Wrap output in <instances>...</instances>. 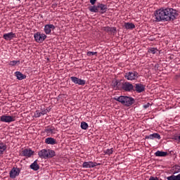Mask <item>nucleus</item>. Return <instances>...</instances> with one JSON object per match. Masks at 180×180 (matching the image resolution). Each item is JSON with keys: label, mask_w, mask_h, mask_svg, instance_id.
I'll list each match as a JSON object with an SVG mask.
<instances>
[{"label": "nucleus", "mask_w": 180, "mask_h": 180, "mask_svg": "<svg viewBox=\"0 0 180 180\" xmlns=\"http://www.w3.org/2000/svg\"><path fill=\"white\" fill-rule=\"evenodd\" d=\"M155 22H174L178 18V12L172 8H162L154 13Z\"/></svg>", "instance_id": "obj_1"}, {"label": "nucleus", "mask_w": 180, "mask_h": 180, "mask_svg": "<svg viewBox=\"0 0 180 180\" xmlns=\"http://www.w3.org/2000/svg\"><path fill=\"white\" fill-rule=\"evenodd\" d=\"M115 101H117V102H120L122 105H124V106H131L136 102V100L133 98V97H129L127 96H120L119 97L114 98Z\"/></svg>", "instance_id": "obj_2"}, {"label": "nucleus", "mask_w": 180, "mask_h": 180, "mask_svg": "<svg viewBox=\"0 0 180 180\" xmlns=\"http://www.w3.org/2000/svg\"><path fill=\"white\" fill-rule=\"evenodd\" d=\"M140 75L139 72L133 70L125 73L124 78L127 79V81H136Z\"/></svg>", "instance_id": "obj_3"}, {"label": "nucleus", "mask_w": 180, "mask_h": 180, "mask_svg": "<svg viewBox=\"0 0 180 180\" xmlns=\"http://www.w3.org/2000/svg\"><path fill=\"white\" fill-rule=\"evenodd\" d=\"M34 38L37 43H43V41L47 39V35H46V34L37 32L34 34Z\"/></svg>", "instance_id": "obj_4"}, {"label": "nucleus", "mask_w": 180, "mask_h": 180, "mask_svg": "<svg viewBox=\"0 0 180 180\" xmlns=\"http://www.w3.org/2000/svg\"><path fill=\"white\" fill-rule=\"evenodd\" d=\"M122 89L123 91H125V92H131V91L134 90V86L129 82H124L122 86Z\"/></svg>", "instance_id": "obj_5"}, {"label": "nucleus", "mask_w": 180, "mask_h": 180, "mask_svg": "<svg viewBox=\"0 0 180 180\" xmlns=\"http://www.w3.org/2000/svg\"><path fill=\"white\" fill-rule=\"evenodd\" d=\"M19 174H20V169L18 167H13L9 173V176L11 179H15L16 176H19Z\"/></svg>", "instance_id": "obj_6"}, {"label": "nucleus", "mask_w": 180, "mask_h": 180, "mask_svg": "<svg viewBox=\"0 0 180 180\" xmlns=\"http://www.w3.org/2000/svg\"><path fill=\"white\" fill-rule=\"evenodd\" d=\"M146 91V85L141 83H137L134 86V91L136 92L137 94H141V92H144Z\"/></svg>", "instance_id": "obj_7"}, {"label": "nucleus", "mask_w": 180, "mask_h": 180, "mask_svg": "<svg viewBox=\"0 0 180 180\" xmlns=\"http://www.w3.org/2000/svg\"><path fill=\"white\" fill-rule=\"evenodd\" d=\"M15 118L13 116L9 115H2L0 117V122H3L4 123H11V122H15Z\"/></svg>", "instance_id": "obj_8"}, {"label": "nucleus", "mask_w": 180, "mask_h": 180, "mask_svg": "<svg viewBox=\"0 0 180 180\" xmlns=\"http://www.w3.org/2000/svg\"><path fill=\"white\" fill-rule=\"evenodd\" d=\"M56 26L53 24H46L44 25V32L45 34H51V30H54Z\"/></svg>", "instance_id": "obj_9"}, {"label": "nucleus", "mask_w": 180, "mask_h": 180, "mask_svg": "<svg viewBox=\"0 0 180 180\" xmlns=\"http://www.w3.org/2000/svg\"><path fill=\"white\" fill-rule=\"evenodd\" d=\"M70 79L72 82L74 84H76L77 85H85L86 84V81L82 79H79L77 77H71Z\"/></svg>", "instance_id": "obj_10"}, {"label": "nucleus", "mask_w": 180, "mask_h": 180, "mask_svg": "<svg viewBox=\"0 0 180 180\" xmlns=\"http://www.w3.org/2000/svg\"><path fill=\"white\" fill-rule=\"evenodd\" d=\"M44 133L47 134V136H50L51 134H56L57 133V129L53 126L46 127L44 129Z\"/></svg>", "instance_id": "obj_11"}, {"label": "nucleus", "mask_w": 180, "mask_h": 180, "mask_svg": "<svg viewBox=\"0 0 180 180\" xmlns=\"http://www.w3.org/2000/svg\"><path fill=\"white\" fill-rule=\"evenodd\" d=\"M97 165H99V164L96 162H94L92 161L89 162H84L82 164L83 168H95V167H97Z\"/></svg>", "instance_id": "obj_12"}, {"label": "nucleus", "mask_w": 180, "mask_h": 180, "mask_svg": "<svg viewBox=\"0 0 180 180\" xmlns=\"http://www.w3.org/2000/svg\"><path fill=\"white\" fill-rule=\"evenodd\" d=\"M98 12L101 15H103V13H106L108 11V6L106 4L98 3Z\"/></svg>", "instance_id": "obj_13"}, {"label": "nucleus", "mask_w": 180, "mask_h": 180, "mask_svg": "<svg viewBox=\"0 0 180 180\" xmlns=\"http://www.w3.org/2000/svg\"><path fill=\"white\" fill-rule=\"evenodd\" d=\"M34 154V151L32 150V149H24L22 151V157H27V158H30Z\"/></svg>", "instance_id": "obj_14"}, {"label": "nucleus", "mask_w": 180, "mask_h": 180, "mask_svg": "<svg viewBox=\"0 0 180 180\" xmlns=\"http://www.w3.org/2000/svg\"><path fill=\"white\" fill-rule=\"evenodd\" d=\"M3 38L4 39V40H6V41L12 40V39L16 38V34L13 32L6 33V34H4Z\"/></svg>", "instance_id": "obj_15"}, {"label": "nucleus", "mask_w": 180, "mask_h": 180, "mask_svg": "<svg viewBox=\"0 0 180 180\" xmlns=\"http://www.w3.org/2000/svg\"><path fill=\"white\" fill-rule=\"evenodd\" d=\"M145 139L146 140H154V139H158V140H160L161 139V136H160V134L154 133L146 136Z\"/></svg>", "instance_id": "obj_16"}, {"label": "nucleus", "mask_w": 180, "mask_h": 180, "mask_svg": "<svg viewBox=\"0 0 180 180\" xmlns=\"http://www.w3.org/2000/svg\"><path fill=\"white\" fill-rule=\"evenodd\" d=\"M102 30H103V32H106L107 33H112L113 34H115V33H116V27H104L102 28Z\"/></svg>", "instance_id": "obj_17"}, {"label": "nucleus", "mask_w": 180, "mask_h": 180, "mask_svg": "<svg viewBox=\"0 0 180 180\" xmlns=\"http://www.w3.org/2000/svg\"><path fill=\"white\" fill-rule=\"evenodd\" d=\"M39 158L47 160V149H42L38 152Z\"/></svg>", "instance_id": "obj_18"}, {"label": "nucleus", "mask_w": 180, "mask_h": 180, "mask_svg": "<svg viewBox=\"0 0 180 180\" xmlns=\"http://www.w3.org/2000/svg\"><path fill=\"white\" fill-rule=\"evenodd\" d=\"M46 144H50L51 146H54L57 144V141L54 138L49 137L45 139Z\"/></svg>", "instance_id": "obj_19"}, {"label": "nucleus", "mask_w": 180, "mask_h": 180, "mask_svg": "<svg viewBox=\"0 0 180 180\" xmlns=\"http://www.w3.org/2000/svg\"><path fill=\"white\" fill-rule=\"evenodd\" d=\"M53 157H56V151L51 149H46V160L53 158Z\"/></svg>", "instance_id": "obj_20"}, {"label": "nucleus", "mask_w": 180, "mask_h": 180, "mask_svg": "<svg viewBox=\"0 0 180 180\" xmlns=\"http://www.w3.org/2000/svg\"><path fill=\"white\" fill-rule=\"evenodd\" d=\"M49 110L46 109L42 110L41 112L37 110L34 113V117H40V116H44V115H47Z\"/></svg>", "instance_id": "obj_21"}, {"label": "nucleus", "mask_w": 180, "mask_h": 180, "mask_svg": "<svg viewBox=\"0 0 180 180\" xmlns=\"http://www.w3.org/2000/svg\"><path fill=\"white\" fill-rule=\"evenodd\" d=\"M30 168L33 169V171H39V169H40V166L37 164V160H34V162L30 165Z\"/></svg>", "instance_id": "obj_22"}, {"label": "nucleus", "mask_w": 180, "mask_h": 180, "mask_svg": "<svg viewBox=\"0 0 180 180\" xmlns=\"http://www.w3.org/2000/svg\"><path fill=\"white\" fill-rule=\"evenodd\" d=\"M124 27L127 30H133V29L136 28V25L133 22H124Z\"/></svg>", "instance_id": "obj_23"}, {"label": "nucleus", "mask_w": 180, "mask_h": 180, "mask_svg": "<svg viewBox=\"0 0 180 180\" xmlns=\"http://www.w3.org/2000/svg\"><path fill=\"white\" fill-rule=\"evenodd\" d=\"M155 157H167V155H168V152L157 150L155 153Z\"/></svg>", "instance_id": "obj_24"}, {"label": "nucleus", "mask_w": 180, "mask_h": 180, "mask_svg": "<svg viewBox=\"0 0 180 180\" xmlns=\"http://www.w3.org/2000/svg\"><path fill=\"white\" fill-rule=\"evenodd\" d=\"M89 11L94 13H98V12H99L98 4L97 6H95V4H94L93 6H91L90 7H89Z\"/></svg>", "instance_id": "obj_25"}, {"label": "nucleus", "mask_w": 180, "mask_h": 180, "mask_svg": "<svg viewBox=\"0 0 180 180\" xmlns=\"http://www.w3.org/2000/svg\"><path fill=\"white\" fill-rule=\"evenodd\" d=\"M15 77H17V79L19 81H22V79H25L26 75H23L20 72H15Z\"/></svg>", "instance_id": "obj_26"}, {"label": "nucleus", "mask_w": 180, "mask_h": 180, "mask_svg": "<svg viewBox=\"0 0 180 180\" xmlns=\"http://www.w3.org/2000/svg\"><path fill=\"white\" fill-rule=\"evenodd\" d=\"M167 180H180V173L176 176L172 175V176H167Z\"/></svg>", "instance_id": "obj_27"}, {"label": "nucleus", "mask_w": 180, "mask_h": 180, "mask_svg": "<svg viewBox=\"0 0 180 180\" xmlns=\"http://www.w3.org/2000/svg\"><path fill=\"white\" fill-rule=\"evenodd\" d=\"M5 150H6V145L4 143H0V155L4 154Z\"/></svg>", "instance_id": "obj_28"}, {"label": "nucleus", "mask_w": 180, "mask_h": 180, "mask_svg": "<svg viewBox=\"0 0 180 180\" xmlns=\"http://www.w3.org/2000/svg\"><path fill=\"white\" fill-rule=\"evenodd\" d=\"M113 151H115V149L111 148L110 149H107L105 151H104V153L105 155H112V154H113Z\"/></svg>", "instance_id": "obj_29"}, {"label": "nucleus", "mask_w": 180, "mask_h": 180, "mask_svg": "<svg viewBox=\"0 0 180 180\" xmlns=\"http://www.w3.org/2000/svg\"><path fill=\"white\" fill-rule=\"evenodd\" d=\"M158 51V49L157 48H149L148 49V53H151V54H155Z\"/></svg>", "instance_id": "obj_30"}, {"label": "nucleus", "mask_w": 180, "mask_h": 180, "mask_svg": "<svg viewBox=\"0 0 180 180\" xmlns=\"http://www.w3.org/2000/svg\"><path fill=\"white\" fill-rule=\"evenodd\" d=\"M88 127H89L88 123H86L85 122H81V129H82V130H86V129H88Z\"/></svg>", "instance_id": "obj_31"}, {"label": "nucleus", "mask_w": 180, "mask_h": 180, "mask_svg": "<svg viewBox=\"0 0 180 180\" xmlns=\"http://www.w3.org/2000/svg\"><path fill=\"white\" fill-rule=\"evenodd\" d=\"M16 64H20V60H12L9 63V65H11V67H15Z\"/></svg>", "instance_id": "obj_32"}, {"label": "nucleus", "mask_w": 180, "mask_h": 180, "mask_svg": "<svg viewBox=\"0 0 180 180\" xmlns=\"http://www.w3.org/2000/svg\"><path fill=\"white\" fill-rule=\"evenodd\" d=\"M86 56H88V57H91V56H96V57H97L98 56V52L88 51L86 53Z\"/></svg>", "instance_id": "obj_33"}, {"label": "nucleus", "mask_w": 180, "mask_h": 180, "mask_svg": "<svg viewBox=\"0 0 180 180\" xmlns=\"http://www.w3.org/2000/svg\"><path fill=\"white\" fill-rule=\"evenodd\" d=\"M174 174H178L179 172H180V166L179 165H175L174 167Z\"/></svg>", "instance_id": "obj_34"}, {"label": "nucleus", "mask_w": 180, "mask_h": 180, "mask_svg": "<svg viewBox=\"0 0 180 180\" xmlns=\"http://www.w3.org/2000/svg\"><path fill=\"white\" fill-rule=\"evenodd\" d=\"M117 84H120V82H118L116 80L115 82H112V88L116 90V88H117Z\"/></svg>", "instance_id": "obj_35"}, {"label": "nucleus", "mask_w": 180, "mask_h": 180, "mask_svg": "<svg viewBox=\"0 0 180 180\" xmlns=\"http://www.w3.org/2000/svg\"><path fill=\"white\" fill-rule=\"evenodd\" d=\"M148 108H150V103H148L147 104L143 105L144 109H148Z\"/></svg>", "instance_id": "obj_36"}, {"label": "nucleus", "mask_w": 180, "mask_h": 180, "mask_svg": "<svg viewBox=\"0 0 180 180\" xmlns=\"http://www.w3.org/2000/svg\"><path fill=\"white\" fill-rule=\"evenodd\" d=\"M149 180H159V179H158V177L150 176L149 178Z\"/></svg>", "instance_id": "obj_37"}, {"label": "nucleus", "mask_w": 180, "mask_h": 180, "mask_svg": "<svg viewBox=\"0 0 180 180\" xmlns=\"http://www.w3.org/2000/svg\"><path fill=\"white\" fill-rule=\"evenodd\" d=\"M90 4H91V5H95V4H96V0H90Z\"/></svg>", "instance_id": "obj_38"}, {"label": "nucleus", "mask_w": 180, "mask_h": 180, "mask_svg": "<svg viewBox=\"0 0 180 180\" xmlns=\"http://www.w3.org/2000/svg\"><path fill=\"white\" fill-rule=\"evenodd\" d=\"M120 89V84H117V87H115V91H119Z\"/></svg>", "instance_id": "obj_39"}, {"label": "nucleus", "mask_w": 180, "mask_h": 180, "mask_svg": "<svg viewBox=\"0 0 180 180\" xmlns=\"http://www.w3.org/2000/svg\"><path fill=\"white\" fill-rule=\"evenodd\" d=\"M61 98H63V95L62 94H60L57 98V101H60V99H61Z\"/></svg>", "instance_id": "obj_40"}, {"label": "nucleus", "mask_w": 180, "mask_h": 180, "mask_svg": "<svg viewBox=\"0 0 180 180\" xmlns=\"http://www.w3.org/2000/svg\"><path fill=\"white\" fill-rule=\"evenodd\" d=\"M174 140H176V141H179V136H174Z\"/></svg>", "instance_id": "obj_41"}, {"label": "nucleus", "mask_w": 180, "mask_h": 180, "mask_svg": "<svg viewBox=\"0 0 180 180\" xmlns=\"http://www.w3.org/2000/svg\"><path fill=\"white\" fill-rule=\"evenodd\" d=\"M179 143H180V135L179 136Z\"/></svg>", "instance_id": "obj_42"}, {"label": "nucleus", "mask_w": 180, "mask_h": 180, "mask_svg": "<svg viewBox=\"0 0 180 180\" xmlns=\"http://www.w3.org/2000/svg\"><path fill=\"white\" fill-rule=\"evenodd\" d=\"M0 94H1V90H0Z\"/></svg>", "instance_id": "obj_43"}]
</instances>
